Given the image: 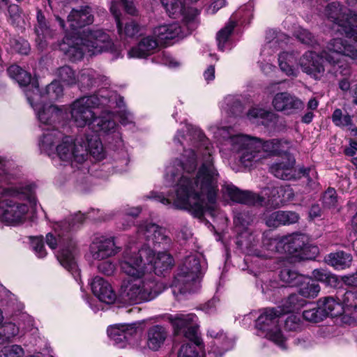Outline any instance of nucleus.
I'll return each mask as SVG.
<instances>
[{
  "mask_svg": "<svg viewBox=\"0 0 357 357\" xmlns=\"http://www.w3.org/2000/svg\"><path fill=\"white\" fill-rule=\"evenodd\" d=\"M297 287L299 294L305 298H315L320 291V287L317 281L305 276Z\"/></svg>",
  "mask_w": 357,
  "mask_h": 357,
  "instance_id": "nucleus-42",
  "label": "nucleus"
},
{
  "mask_svg": "<svg viewBox=\"0 0 357 357\" xmlns=\"http://www.w3.org/2000/svg\"><path fill=\"white\" fill-rule=\"evenodd\" d=\"M337 196L334 188H328L322 196V204L326 208H333L336 206Z\"/></svg>",
  "mask_w": 357,
  "mask_h": 357,
  "instance_id": "nucleus-62",
  "label": "nucleus"
},
{
  "mask_svg": "<svg viewBox=\"0 0 357 357\" xmlns=\"http://www.w3.org/2000/svg\"><path fill=\"white\" fill-rule=\"evenodd\" d=\"M279 187L268 185L263 189L261 196L250 191L241 190L232 183H226L222 187V192L225 197L236 203L278 208L280 206H276L273 202L275 197H280V193L275 192L278 191Z\"/></svg>",
  "mask_w": 357,
  "mask_h": 357,
  "instance_id": "nucleus-10",
  "label": "nucleus"
},
{
  "mask_svg": "<svg viewBox=\"0 0 357 357\" xmlns=\"http://www.w3.org/2000/svg\"><path fill=\"white\" fill-rule=\"evenodd\" d=\"M342 309L344 311H351L357 308V292L346 291L342 298Z\"/></svg>",
  "mask_w": 357,
  "mask_h": 357,
  "instance_id": "nucleus-57",
  "label": "nucleus"
},
{
  "mask_svg": "<svg viewBox=\"0 0 357 357\" xmlns=\"http://www.w3.org/2000/svg\"><path fill=\"white\" fill-rule=\"evenodd\" d=\"M161 229V227L152 222H146L140 225L137 229L139 238L148 241V244L144 246L149 245L151 247V243Z\"/></svg>",
  "mask_w": 357,
  "mask_h": 357,
  "instance_id": "nucleus-44",
  "label": "nucleus"
},
{
  "mask_svg": "<svg viewBox=\"0 0 357 357\" xmlns=\"http://www.w3.org/2000/svg\"><path fill=\"white\" fill-rule=\"evenodd\" d=\"M9 76L16 80L20 86H26L24 93H26V90H31V85L34 84L38 85L36 82L31 84V74L23 70L19 66L12 65L7 70Z\"/></svg>",
  "mask_w": 357,
  "mask_h": 357,
  "instance_id": "nucleus-40",
  "label": "nucleus"
},
{
  "mask_svg": "<svg viewBox=\"0 0 357 357\" xmlns=\"http://www.w3.org/2000/svg\"><path fill=\"white\" fill-rule=\"evenodd\" d=\"M237 22L234 17H231L228 23L220 29L217 33V41L218 49L223 51L226 47V44L229 38L230 35L233 32L234 27L236 26Z\"/></svg>",
  "mask_w": 357,
  "mask_h": 357,
  "instance_id": "nucleus-49",
  "label": "nucleus"
},
{
  "mask_svg": "<svg viewBox=\"0 0 357 357\" xmlns=\"http://www.w3.org/2000/svg\"><path fill=\"white\" fill-rule=\"evenodd\" d=\"M110 10L114 16L119 33L121 36L132 38L139 33L140 28L138 24L133 21L126 23L124 26H123L120 19V10L117 9L115 3L111 5Z\"/></svg>",
  "mask_w": 357,
  "mask_h": 357,
  "instance_id": "nucleus-36",
  "label": "nucleus"
},
{
  "mask_svg": "<svg viewBox=\"0 0 357 357\" xmlns=\"http://www.w3.org/2000/svg\"><path fill=\"white\" fill-rule=\"evenodd\" d=\"M306 304L305 299L294 294L283 299L279 307L281 308V312H298Z\"/></svg>",
  "mask_w": 357,
  "mask_h": 357,
  "instance_id": "nucleus-41",
  "label": "nucleus"
},
{
  "mask_svg": "<svg viewBox=\"0 0 357 357\" xmlns=\"http://www.w3.org/2000/svg\"><path fill=\"white\" fill-rule=\"evenodd\" d=\"M253 221V215L248 211H236L234 216V225L236 232L250 230L249 226Z\"/></svg>",
  "mask_w": 357,
  "mask_h": 357,
  "instance_id": "nucleus-48",
  "label": "nucleus"
},
{
  "mask_svg": "<svg viewBox=\"0 0 357 357\" xmlns=\"http://www.w3.org/2000/svg\"><path fill=\"white\" fill-rule=\"evenodd\" d=\"M121 250V247L114 241V237H96L90 246V252L93 259L104 260L114 256Z\"/></svg>",
  "mask_w": 357,
  "mask_h": 357,
  "instance_id": "nucleus-21",
  "label": "nucleus"
},
{
  "mask_svg": "<svg viewBox=\"0 0 357 357\" xmlns=\"http://www.w3.org/2000/svg\"><path fill=\"white\" fill-rule=\"evenodd\" d=\"M288 36L275 30H268L266 34V43L261 52V56H271L279 47L287 43Z\"/></svg>",
  "mask_w": 357,
  "mask_h": 357,
  "instance_id": "nucleus-30",
  "label": "nucleus"
},
{
  "mask_svg": "<svg viewBox=\"0 0 357 357\" xmlns=\"http://www.w3.org/2000/svg\"><path fill=\"white\" fill-rule=\"evenodd\" d=\"M262 293L266 296L267 299L275 301L281 295V292L284 290L283 285H279L275 280H270L261 285Z\"/></svg>",
  "mask_w": 357,
  "mask_h": 357,
  "instance_id": "nucleus-51",
  "label": "nucleus"
},
{
  "mask_svg": "<svg viewBox=\"0 0 357 357\" xmlns=\"http://www.w3.org/2000/svg\"><path fill=\"white\" fill-rule=\"evenodd\" d=\"M347 11H343L338 2H333L327 6L326 15L337 26L338 32L357 43V13Z\"/></svg>",
  "mask_w": 357,
  "mask_h": 357,
  "instance_id": "nucleus-12",
  "label": "nucleus"
},
{
  "mask_svg": "<svg viewBox=\"0 0 357 357\" xmlns=\"http://www.w3.org/2000/svg\"><path fill=\"white\" fill-rule=\"evenodd\" d=\"M287 314H279L282 317L280 322H284V328L287 331H297L303 326V318L304 314H290L287 317H284Z\"/></svg>",
  "mask_w": 357,
  "mask_h": 357,
  "instance_id": "nucleus-47",
  "label": "nucleus"
},
{
  "mask_svg": "<svg viewBox=\"0 0 357 357\" xmlns=\"http://www.w3.org/2000/svg\"><path fill=\"white\" fill-rule=\"evenodd\" d=\"M107 81L105 76L97 73L93 69H83L77 75V83L82 91L90 89L99 86Z\"/></svg>",
  "mask_w": 357,
  "mask_h": 357,
  "instance_id": "nucleus-31",
  "label": "nucleus"
},
{
  "mask_svg": "<svg viewBox=\"0 0 357 357\" xmlns=\"http://www.w3.org/2000/svg\"><path fill=\"white\" fill-rule=\"evenodd\" d=\"M289 142L279 139H273L263 142L260 139L261 151L263 152V158L267 155H278L282 153L287 154L289 148Z\"/></svg>",
  "mask_w": 357,
  "mask_h": 357,
  "instance_id": "nucleus-33",
  "label": "nucleus"
},
{
  "mask_svg": "<svg viewBox=\"0 0 357 357\" xmlns=\"http://www.w3.org/2000/svg\"><path fill=\"white\" fill-rule=\"evenodd\" d=\"M169 319L176 335H183L196 346L202 344V340L199 333V326L197 323V317L195 314H176L169 317Z\"/></svg>",
  "mask_w": 357,
  "mask_h": 357,
  "instance_id": "nucleus-16",
  "label": "nucleus"
},
{
  "mask_svg": "<svg viewBox=\"0 0 357 357\" xmlns=\"http://www.w3.org/2000/svg\"><path fill=\"white\" fill-rule=\"evenodd\" d=\"M279 314H260L255 322L258 335L273 342L282 349H286V338L280 328Z\"/></svg>",
  "mask_w": 357,
  "mask_h": 357,
  "instance_id": "nucleus-15",
  "label": "nucleus"
},
{
  "mask_svg": "<svg viewBox=\"0 0 357 357\" xmlns=\"http://www.w3.org/2000/svg\"><path fill=\"white\" fill-rule=\"evenodd\" d=\"M247 116L253 123H261L268 126V124L266 121L271 120L273 114L264 109L253 107L248 112Z\"/></svg>",
  "mask_w": 357,
  "mask_h": 357,
  "instance_id": "nucleus-50",
  "label": "nucleus"
},
{
  "mask_svg": "<svg viewBox=\"0 0 357 357\" xmlns=\"http://www.w3.org/2000/svg\"><path fill=\"white\" fill-rule=\"evenodd\" d=\"M55 74L59 80L66 85L77 84V76L69 66H63L57 68Z\"/></svg>",
  "mask_w": 357,
  "mask_h": 357,
  "instance_id": "nucleus-52",
  "label": "nucleus"
},
{
  "mask_svg": "<svg viewBox=\"0 0 357 357\" xmlns=\"http://www.w3.org/2000/svg\"><path fill=\"white\" fill-rule=\"evenodd\" d=\"M340 306V303L337 301L333 297L326 296L321 298L317 303L316 312H331Z\"/></svg>",
  "mask_w": 357,
  "mask_h": 357,
  "instance_id": "nucleus-53",
  "label": "nucleus"
},
{
  "mask_svg": "<svg viewBox=\"0 0 357 357\" xmlns=\"http://www.w3.org/2000/svg\"><path fill=\"white\" fill-rule=\"evenodd\" d=\"M158 45V40L155 37L146 36L139 43L132 47L128 52L129 58L142 59L153 54Z\"/></svg>",
  "mask_w": 357,
  "mask_h": 357,
  "instance_id": "nucleus-29",
  "label": "nucleus"
},
{
  "mask_svg": "<svg viewBox=\"0 0 357 357\" xmlns=\"http://www.w3.org/2000/svg\"><path fill=\"white\" fill-rule=\"evenodd\" d=\"M39 126L43 133L39 140L41 152L48 155L55 154L56 146L67 135L60 130L68 119V108L65 106L59 107L56 105L39 109L36 113Z\"/></svg>",
  "mask_w": 357,
  "mask_h": 357,
  "instance_id": "nucleus-7",
  "label": "nucleus"
},
{
  "mask_svg": "<svg viewBox=\"0 0 357 357\" xmlns=\"http://www.w3.org/2000/svg\"><path fill=\"white\" fill-rule=\"evenodd\" d=\"M322 59L324 57L321 54L319 55L314 52L308 51L300 58L298 63L303 72L318 79L323 76L325 71L321 63Z\"/></svg>",
  "mask_w": 357,
  "mask_h": 357,
  "instance_id": "nucleus-23",
  "label": "nucleus"
},
{
  "mask_svg": "<svg viewBox=\"0 0 357 357\" xmlns=\"http://www.w3.org/2000/svg\"><path fill=\"white\" fill-rule=\"evenodd\" d=\"M272 104L275 110L286 114H292L304 108L303 102L296 96L288 92H280L275 95Z\"/></svg>",
  "mask_w": 357,
  "mask_h": 357,
  "instance_id": "nucleus-22",
  "label": "nucleus"
},
{
  "mask_svg": "<svg viewBox=\"0 0 357 357\" xmlns=\"http://www.w3.org/2000/svg\"><path fill=\"white\" fill-rule=\"evenodd\" d=\"M96 133L97 132H94L91 135H86L82 137L85 142L88 155L90 154L95 160L100 161L105 158V151L102 144Z\"/></svg>",
  "mask_w": 357,
  "mask_h": 357,
  "instance_id": "nucleus-35",
  "label": "nucleus"
},
{
  "mask_svg": "<svg viewBox=\"0 0 357 357\" xmlns=\"http://www.w3.org/2000/svg\"><path fill=\"white\" fill-rule=\"evenodd\" d=\"M174 143L183 149L181 159L166 167L165 180L174 191L165 196L151 191L146 199L161 203L168 208L186 210L198 218L205 213L213 216L219 174L214 166L215 149L198 127L185 124L174 137Z\"/></svg>",
  "mask_w": 357,
  "mask_h": 357,
  "instance_id": "nucleus-1",
  "label": "nucleus"
},
{
  "mask_svg": "<svg viewBox=\"0 0 357 357\" xmlns=\"http://www.w3.org/2000/svg\"><path fill=\"white\" fill-rule=\"evenodd\" d=\"M85 219L80 212L69 216L64 220L56 222L54 231L46 235V243L52 250L58 249L56 258L61 265L68 271L77 273L75 257L77 253L76 242L72 232L76 230Z\"/></svg>",
  "mask_w": 357,
  "mask_h": 357,
  "instance_id": "nucleus-5",
  "label": "nucleus"
},
{
  "mask_svg": "<svg viewBox=\"0 0 357 357\" xmlns=\"http://www.w3.org/2000/svg\"><path fill=\"white\" fill-rule=\"evenodd\" d=\"M278 191H275L277 193H280V196L275 197L273 199V203L276 206H281L287 202L293 199L294 197V192L290 185H280Z\"/></svg>",
  "mask_w": 357,
  "mask_h": 357,
  "instance_id": "nucleus-55",
  "label": "nucleus"
},
{
  "mask_svg": "<svg viewBox=\"0 0 357 357\" xmlns=\"http://www.w3.org/2000/svg\"><path fill=\"white\" fill-rule=\"evenodd\" d=\"M221 109L228 115L239 116L243 113L244 107L239 97L229 95L222 102Z\"/></svg>",
  "mask_w": 357,
  "mask_h": 357,
  "instance_id": "nucleus-39",
  "label": "nucleus"
},
{
  "mask_svg": "<svg viewBox=\"0 0 357 357\" xmlns=\"http://www.w3.org/2000/svg\"><path fill=\"white\" fill-rule=\"evenodd\" d=\"M144 328V322L130 324H116L107 328V334L113 344L119 348H124L130 340L141 333Z\"/></svg>",
  "mask_w": 357,
  "mask_h": 357,
  "instance_id": "nucleus-17",
  "label": "nucleus"
},
{
  "mask_svg": "<svg viewBox=\"0 0 357 357\" xmlns=\"http://www.w3.org/2000/svg\"><path fill=\"white\" fill-rule=\"evenodd\" d=\"M153 261V252L149 248H141L128 245L120 261L121 271L131 280L123 281L121 287V298L128 304L141 301H151L158 296L165 289L162 283L149 272L146 263Z\"/></svg>",
  "mask_w": 357,
  "mask_h": 357,
  "instance_id": "nucleus-3",
  "label": "nucleus"
},
{
  "mask_svg": "<svg viewBox=\"0 0 357 357\" xmlns=\"http://www.w3.org/2000/svg\"><path fill=\"white\" fill-rule=\"evenodd\" d=\"M91 288L94 296L101 302L109 305L116 303V293L111 284L104 278L95 277L91 282Z\"/></svg>",
  "mask_w": 357,
  "mask_h": 357,
  "instance_id": "nucleus-25",
  "label": "nucleus"
},
{
  "mask_svg": "<svg viewBox=\"0 0 357 357\" xmlns=\"http://www.w3.org/2000/svg\"><path fill=\"white\" fill-rule=\"evenodd\" d=\"M307 238L305 235L300 233H294L289 235L282 236L283 253L293 255L301 251L307 244Z\"/></svg>",
  "mask_w": 357,
  "mask_h": 357,
  "instance_id": "nucleus-32",
  "label": "nucleus"
},
{
  "mask_svg": "<svg viewBox=\"0 0 357 357\" xmlns=\"http://www.w3.org/2000/svg\"><path fill=\"white\" fill-rule=\"evenodd\" d=\"M31 90H26V96L36 114L39 109L42 110L52 105L47 104V101L56 100L63 96V87L57 81L52 82L43 91L39 89L38 85L34 84L31 85Z\"/></svg>",
  "mask_w": 357,
  "mask_h": 357,
  "instance_id": "nucleus-14",
  "label": "nucleus"
},
{
  "mask_svg": "<svg viewBox=\"0 0 357 357\" xmlns=\"http://www.w3.org/2000/svg\"><path fill=\"white\" fill-rule=\"evenodd\" d=\"M303 276L304 275H300L296 271L288 268L282 270L280 274L281 280L292 287H297L301 280H303Z\"/></svg>",
  "mask_w": 357,
  "mask_h": 357,
  "instance_id": "nucleus-56",
  "label": "nucleus"
},
{
  "mask_svg": "<svg viewBox=\"0 0 357 357\" xmlns=\"http://www.w3.org/2000/svg\"><path fill=\"white\" fill-rule=\"evenodd\" d=\"M351 260V255L343 251L331 253L326 259L327 263L336 269H344L349 267Z\"/></svg>",
  "mask_w": 357,
  "mask_h": 357,
  "instance_id": "nucleus-45",
  "label": "nucleus"
},
{
  "mask_svg": "<svg viewBox=\"0 0 357 357\" xmlns=\"http://www.w3.org/2000/svg\"><path fill=\"white\" fill-rule=\"evenodd\" d=\"M207 336L214 340L213 345L208 351L210 357H222L227 351L233 349L235 340L232 336L216 326H211L207 331Z\"/></svg>",
  "mask_w": 357,
  "mask_h": 357,
  "instance_id": "nucleus-20",
  "label": "nucleus"
},
{
  "mask_svg": "<svg viewBox=\"0 0 357 357\" xmlns=\"http://www.w3.org/2000/svg\"><path fill=\"white\" fill-rule=\"evenodd\" d=\"M11 162L0 158V220L18 224L26 219L29 206L36 205V185L33 183H17L10 172Z\"/></svg>",
  "mask_w": 357,
  "mask_h": 357,
  "instance_id": "nucleus-4",
  "label": "nucleus"
},
{
  "mask_svg": "<svg viewBox=\"0 0 357 357\" xmlns=\"http://www.w3.org/2000/svg\"><path fill=\"white\" fill-rule=\"evenodd\" d=\"M297 54L294 52H283L278 56V65L280 70L287 76L296 77L298 71L294 65L297 61Z\"/></svg>",
  "mask_w": 357,
  "mask_h": 357,
  "instance_id": "nucleus-37",
  "label": "nucleus"
},
{
  "mask_svg": "<svg viewBox=\"0 0 357 357\" xmlns=\"http://www.w3.org/2000/svg\"><path fill=\"white\" fill-rule=\"evenodd\" d=\"M321 56L330 64L334 65L340 61L342 56L356 59L357 50L342 38H334L328 43L326 49L321 52Z\"/></svg>",
  "mask_w": 357,
  "mask_h": 357,
  "instance_id": "nucleus-19",
  "label": "nucleus"
},
{
  "mask_svg": "<svg viewBox=\"0 0 357 357\" xmlns=\"http://www.w3.org/2000/svg\"><path fill=\"white\" fill-rule=\"evenodd\" d=\"M294 36L303 44L314 47L317 44L314 36L308 30L302 27H297L294 31Z\"/></svg>",
  "mask_w": 357,
  "mask_h": 357,
  "instance_id": "nucleus-54",
  "label": "nucleus"
},
{
  "mask_svg": "<svg viewBox=\"0 0 357 357\" xmlns=\"http://www.w3.org/2000/svg\"><path fill=\"white\" fill-rule=\"evenodd\" d=\"M56 155L73 179L82 181L89 172L88 151L83 137L67 135L56 147Z\"/></svg>",
  "mask_w": 357,
  "mask_h": 357,
  "instance_id": "nucleus-8",
  "label": "nucleus"
},
{
  "mask_svg": "<svg viewBox=\"0 0 357 357\" xmlns=\"http://www.w3.org/2000/svg\"><path fill=\"white\" fill-rule=\"evenodd\" d=\"M112 47L113 43L107 33L101 30H87L81 36L66 35L60 48L70 60L77 61L86 53L92 56L109 51Z\"/></svg>",
  "mask_w": 357,
  "mask_h": 357,
  "instance_id": "nucleus-6",
  "label": "nucleus"
},
{
  "mask_svg": "<svg viewBox=\"0 0 357 357\" xmlns=\"http://www.w3.org/2000/svg\"><path fill=\"white\" fill-rule=\"evenodd\" d=\"M332 120L335 126L340 127L351 126L352 124L351 116L349 114L343 116L342 110L340 109H336L333 112Z\"/></svg>",
  "mask_w": 357,
  "mask_h": 357,
  "instance_id": "nucleus-60",
  "label": "nucleus"
},
{
  "mask_svg": "<svg viewBox=\"0 0 357 357\" xmlns=\"http://www.w3.org/2000/svg\"><path fill=\"white\" fill-rule=\"evenodd\" d=\"M282 236L275 238H268L264 236L263 239V246L268 251L272 252L283 253Z\"/></svg>",
  "mask_w": 357,
  "mask_h": 357,
  "instance_id": "nucleus-58",
  "label": "nucleus"
},
{
  "mask_svg": "<svg viewBox=\"0 0 357 357\" xmlns=\"http://www.w3.org/2000/svg\"><path fill=\"white\" fill-rule=\"evenodd\" d=\"M123 98L116 91L102 88L96 94L81 97L70 105L72 120L77 127L86 126L95 132H102L114 134V146L118 149L123 146L121 135L116 132V123L114 114L107 108H123Z\"/></svg>",
  "mask_w": 357,
  "mask_h": 357,
  "instance_id": "nucleus-2",
  "label": "nucleus"
},
{
  "mask_svg": "<svg viewBox=\"0 0 357 357\" xmlns=\"http://www.w3.org/2000/svg\"><path fill=\"white\" fill-rule=\"evenodd\" d=\"M191 32L186 28L184 23L183 26H181L176 22L160 25L154 28L153 31L154 37L160 42H165L176 37L183 38Z\"/></svg>",
  "mask_w": 357,
  "mask_h": 357,
  "instance_id": "nucleus-26",
  "label": "nucleus"
},
{
  "mask_svg": "<svg viewBox=\"0 0 357 357\" xmlns=\"http://www.w3.org/2000/svg\"><path fill=\"white\" fill-rule=\"evenodd\" d=\"M0 330L5 335V338L9 342L13 341V339L18 334L19 328L15 324L9 322L3 325Z\"/></svg>",
  "mask_w": 357,
  "mask_h": 357,
  "instance_id": "nucleus-64",
  "label": "nucleus"
},
{
  "mask_svg": "<svg viewBox=\"0 0 357 357\" xmlns=\"http://www.w3.org/2000/svg\"><path fill=\"white\" fill-rule=\"evenodd\" d=\"M173 245L172 239L166 234L165 229H160L157 236L151 243V248L155 252L158 251H168Z\"/></svg>",
  "mask_w": 357,
  "mask_h": 357,
  "instance_id": "nucleus-46",
  "label": "nucleus"
},
{
  "mask_svg": "<svg viewBox=\"0 0 357 357\" xmlns=\"http://www.w3.org/2000/svg\"><path fill=\"white\" fill-rule=\"evenodd\" d=\"M312 276L317 281L325 282L332 285L336 282V278L329 272L323 269H315L312 272Z\"/></svg>",
  "mask_w": 357,
  "mask_h": 357,
  "instance_id": "nucleus-61",
  "label": "nucleus"
},
{
  "mask_svg": "<svg viewBox=\"0 0 357 357\" xmlns=\"http://www.w3.org/2000/svg\"><path fill=\"white\" fill-rule=\"evenodd\" d=\"M9 44L13 51L21 54H27L30 50L29 43L22 38H10Z\"/></svg>",
  "mask_w": 357,
  "mask_h": 357,
  "instance_id": "nucleus-59",
  "label": "nucleus"
},
{
  "mask_svg": "<svg viewBox=\"0 0 357 357\" xmlns=\"http://www.w3.org/2000/svg\"><path fill=\"white\" fill-rule=\"evenodd\" d=\"M93 15L91 8L82 6L79 9H73L68 16V23L73 31L92 24Z\"/></svg>",
  "mask_w": 357,
  "mask_h": 357,
  "instance_id": "nucleus-28",
  "label": "nucleus"
},
{
  "mask_svg": "<svg viewBox=\"0 0 357 357\" xmlns=\"http://www.w3.org/2000/svg\"><path fill=\"white\" fill-rule=\"evenodd\" d=\"M231 142V151L239 155V162L243 166L252 167L263 158L260 139L245 135L236 137Z\"/></svg>",
  "mask_w": 357,
  "mask_h": 357,
  "instance_id": "nucleus-13",
  "label": "nucleus"
},
{
  "mask_svg": "<svg viewBox=\"0 0 357 357\" xmlns=\"http://www.w3.org/2000/svg\"><path fill=\"white\" fill-rule=\"evenodd\" d=\"M236 245L243 252L250 254L252 248H254L258 241L257 235L252 232L251 229L245 231H236Z\"/></svg>",
  "mask_w": 357,
  "mask_h": 357,
  "instance_id": "nucleus-38",
  "label": "nucleus"
},
{
  "mask_svg": "<svg viewBox=\"0 0 357 357\" xmlns=\"http://www.w3.org/2000/svg\"><path fill=\"white\" fill-rule=\"evenodd\" d=\"M161 2L169 16L173 18L182 17L185 26L190 31L197 29L196 10L186 7L181 0H161Z\"/></svg>",
  "mask_w": 357,
  "mask_h": 357,
  "instance_id": "nucleus-18",
  "label": "nucleus"
},
{
  "mask_svg": "<svg viewBox=\"0 0 357 357\" xmlns=\"http://www.w3.org/2000/svg\"><path fill=\"white\" fill-rule=\"evenodd\" d=\"M23 349L17 344L6 347L0 351V357H23Z\"/></svg>",
  "mask_w": 357,
  "mask_h": 357,
  "instance_id": "nucleus-63",
  "label": "nucleus"
},
{
  "mask_svg": "<svg viewBox=\"0 0 357 357\" xmlns=\"http://www.w3.org/2000/svg\"><path fill=\"white\" fill-rule=\"evenodd\" d=\"M36 18L37 24L35 26L36 43L38 48L43 51L47 47L49 40L54 37L55 32L47 24L41 10H38Z\"/></svg>",
  "mask_w": 357,
  "mask_h": 357,
  "instance_id": "nucleus-27",
  "label": "nucleus"
},
{
  "mask_svg": "<svg viewBox=\"0 0 357 357\" xmlns=\"http://www.w3.org/2000/svg\"><path fill=\"white\" fill-rule=\"evenodd\" d=\"M202 259L200 255L193 253L183 259L172 285V293L177 299L198 289L199 278L202 275Z\"/></svg>",
  "mask_w": 357,
  "mask_h": 357,
  "instance_id": "nucleus-9",
  "label": "nucleus"
},
{
  "mask_svg": "<svg viewBox=\"0 0 357 357\" xmlns=\"http://www.w3.org/2000/svg\"><path fill=\"white\" fill-rule=\"evenodd\" d=\"M167 336L168 331L165 327L153 326L148 330L146 344L150 349L157 351L164 344Z\"/></svg>",
  "mask_w": 357,
  "mask_h": 357,
  "instance_id": "nucleus-34",
  "label": "nucleus"
},
{
  "mask_svg": "<svg viewBox=\"0 0 357 357\" xmlns=\"http://www.w3.org/2000/svg\"><path fill=\"white\" fill-rule=\"evenodd\" d=\"M208 130L214 135V137L220 139H222L225 141V145L231 149V139L238 136H245V135L234 133V130L230 126H220L218 125H211L208 127Z\"/></svg>",
  "mask_w": 357,
  "mask_h": 357,
  "instance_id": "nucleus-43",
  "label": "nucleus"
},
{
  "mask_svg": "<svg viewBox=\"0 0 357 357\" xmlns=\"http://www.w3.org/2000/svg\"><path fill=\"white\" fill-rule=\"evenodd\" d=\"M295 160L289 153L282 161L273 163L270 167V172L277 178L282 180H292L304 177L307 179V185L313 187L316 183L317 174L314 168H301L297 172L294 168Z\"/></svg>",
  "mask_w": 357,
  "mask_h": 357,
  "instance_id": "nucleus-11",
  "label": "nucleus"
},
{
  "mask_svg": "<svg viewBox=\"0 0 357 357\" xmlns=\"http://www.w3.org/2000/svg\"><path fill=\"white\" fill-rule=\"evenodd\" d=\"M142 248H149L153 252V261H147L146 257H143L146 266L148 267L149 272L153 269L155 275H162L169 271L174 265L173 257L168 251H158L155 252L150 248V246H142Z\"/></svg>",
  "mask_w": 357,
  "mask_h": 357,
  "instance_id": "nucleus-24",
  "label": "nucleus"
}]
</instances>
